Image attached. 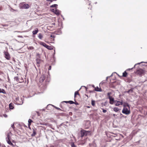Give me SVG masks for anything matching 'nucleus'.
<instances>
[{"mask_svg":"<svg viewBox=\"0 0 147 147\" xmlns=\"http://www.w3.org/2000/svg\"><path fill=\"white\" fill-rule=\"evenodd\" d=\"M46 76H47L46 75L44 74H42L39 80V82L40 83L43 82L44 85L45 86V88L46 87V85L48 83L50 80V78L47 77H46Z\"/></svg>","mask_w":147,"mask_h":147,"instance_id":"f257e3e1","label":"nucleus"},{"mask_svg":"<svg viewBox=\"0 0 147 147\" xmlns=\"http://www.w3.org/2000/svg\"><path fill=\"white\" fill-rule=\"evenodd\" d=\"M80 133L81 134L80 136L81 137H83L84 136L90 135L91 134L90 131H87L83 129L80 131Z\"/></svg>","mask_w":147,"mask_h":147,"instance_id":"f03ea898","label":"nucleus"},{"mask_svg":"<svg viewBox=\"0 0 147 147\" xmlns=\"http://www.w3.org/2000/svg\"><path fill=\"white\" fill-rule=\"evenodd\" d=\"M40 44L44 47H45L48 49L50 50H52L53 49V47L49 46L47 45L46 43H45L43 42H41L40 43Z\"/></svg>","mask_w":147,"mask_h":147,"instance_id":"7ed1b4c3","label":"nucleus"},{"mask_svg":"<svg viewBox=\"0 0 147 147\" xmlns=\"http://www.w3.org/2000/svg\"><path fill=\"white\" fill-rule=\"evenodd\" d=\"M122 113L127 115L129 114L130 113L129 109H128L126 107H124L122 110Z\"/></svg>","mask_w":147,"mask_h":147,"instance_id":"20e7f679","label":"nucleus"},{"mask_svg":"<svg viewBox=\"0 0 147 147\" xmlns=\"http://www.w3.org/2000/svg\"><path fill=\"white\" fill-rule=\"evenodd\" d=\"M3 53L5 55V57L7 60L10 59V57L9 53L6 51H4Z\"/></svg>","mask_w":147,"mask_h":147,"instance_id":"39448f33","label":"nucleus"},{"mask_svg":"<svg viewBox=\"0 0 147 147\" xmlns=\"http://www.w3.org/2000/svg\"><path fill=\"white\" fill-rule=\"evenodd\" d=\"M136 73L140 75H142L144 73V71L142 69H140L137 70Z\"/></svg>","mask_w":147,"mask_h":147,"instance_id":"423d86ee","label":"nucleus"},{"mask_svg":"<svg viewBox=\"0 0 147 147\" xmlns=\"http://www.w3.org/2000/svg\"><path fill=\"white\" fill-rule=\"evenodd\" d=\"M109 100H110L109 103H110V104H112V105L113 104L114 101V98L112 97H110L109 98Z\"/></svg>","mask_w":147,"mask_h":147,"instance_id":"0eeeda50","label":"nucleus"},{"mask_svg":"<svg viewBox=\"0 0 147 147\" xmlns=\"http://www.w3.org/2000/svg\"><path fill=\"white\" fill-rule=\"evenodd\" d=\"M123 103L122 102V101H117V102L115 103V105L116 106H119V105H123Z\"/></svg>","mask_w":147,"mask_h":147,"instance_id":"6e6552de","label":"nucleus"},{"mask_svg":"<svg viewBox=\"0 0 147 147\" xmlns=\"http://www.w3.org/2000/svg\"><path fill=\"white\" fill-rule=\"evenodd\" d=\"M23 7L24 9H27L29 8V6L28 4H25L23 5Z\"/></svg>","mask_w":147,"mask_h":147,"instance_id":"1a4fd4ad","label":"nucleus"},{"mask_svg":"<svg viewBox=\"0 0 147 147\" xmlns=\"http://www.w3.org/2000/svg\"><path fill=\"white\" fill-rule=\"evenodd\" d=\"M36 129H33V131L32 133L31 134V136L32 137H34L35 136L36 134Z\"/></svg>","mask_w":147,"mask_h":147,"instance_id":"9d476101","label":"nucleus"},{"mask_svg":"<svg viewBox=\"0 0 147 147\" xmlns=\"http://www.w3.org/2000/svg\"><path fill=\"white\" fill-rule=\"evenodd\" d=\"M123 106L124 107H128L129 109H130V107L129 105L128 104V103L126 102H124L123 105Z\"/></svg>","mask_w":147,"mask_h":147,"instance_id":"9b49d317","label":"nucleus"},{"mask_svg":"<svg viewBox=\"0 0 147 147\" xmlns=\"http://www.w3.org/2000/svg\"><path fill=\"white\" fill-rule=\"evenodd\" d=\"M54 13L57 15H59L60 14L59 10L57 9L56 8H55V11Z\"/></svg>","mask_w":147,"mask_h":147,"instance_id":"f8f14e48","label":"nucleus"},{"mask_svg":"<svg viewBox=\"0 0 147 147\" xmlns=\"http://www.w3.org/2000/svg\"><path fill=\"white\" fill-rule=\"evenodd\" d=\"M50 106H53L55 109H57V110H61V109L59 108H58V107H56L55 106H53V105H47V109Z\"/></svg>","mask_w":147,"mask_h":147,"instance_id":"ddd939ff","label":"nucleus"},{"mask_svg":"<svg viewBox=\"0 0 147 147\" xmlns=\"http://www.w3.org/2000/svg\"><path fill=\"white\" fill-rule=\"evenodd\" d=\"M38 37L39 39L42 40L43 37V36L41 33H40L38 34Z\"/></svg>","mask_w":147,"mask_h":147,"instance_id":"4468645a","label":"nucleus"},{"mask_svg":"<svg viewBox=\"0 0 147 147\" xmlns=\"http://www.w3.org/2000/svg\"><path fill=\"white\" fill-rule=\"evenodd\" d=\"M94 90L98 92H101L102 90L100 88H99L98 87L95 88Z\"/></svg>","mask_w":147,"mask_h":147,"instance_id":"2eb2a0df","label":"nucleus"},{"mask_svg":"<svg viewBox=\"0 0 147 147\" xmlns=\"http://www.w3.org/2000/svg\"><path fill=\"white\" fill-rule=\"evenodd\" d=\"M0 93H3L4 94H6V92L3 89L0 88Z\"/></svg>","mask_w":147,"mask_h":147,"instance_id":"dca6fc26","label":"nucleus"},{"mask_svg":"<svg viewBox=\"0 0 147 147\" xmlns=\"http://www.w3.org/2000/svg\"><path fill=\"white\" fill-rule=\"evenodd\" d=\"M63 126L64 127L66 128L67 127V126L64 124V123H61L59 125V127H61V126Z\"/></svg>","mask_w":147,"mask_h":147,"instance_id":"f3484780","label":"nucleus"},{"mask_svg":"<svg viewBox=\"0 0 147 147\" xmlns=\"http://www.w3.org/2000/svg\"><path fill=\"white\" fill-rule=\"evenodd\" d=\"M77 95H79V96L80 95V94L78 93V91H76L75 92L74 96V97L75 98H76V96Z\"/></svg>","mask_w":147,"mask_h":147,"instance_id":"a211bd4d","label":"nucleus"},{"mask_svg":"<svg viewBox=\"0 0 147 147\" xmlns=\"http://www.w3.org/2000/svg\"><path fill=\"white\" fill-rule=\"evenodd\" d=\"M71 147H77V146L74 144L73 142H72L70 143Z\"/></svg>","mask_w":147,"mask_h":147,"instance_id":"6ab92c4d","label":"nucleus"},{"mask_svg":"<svg viewBox=\"0 0 147 147\" xmlns=\"http://www.w3.org/2000/svg\"><path fill=\"white\" fill-rule=\"evenodd\" d=\"M133 92V90L132 89L129 90L128 91L125 92V93H129L130 92L132 93Z\"/></svg>","mask_w":147,"mask_h":147,"instance_id":"aec40b11","label":"nucleus"},{"mask_svg":"<svg viewBox=\"0 0 147 147\" xmlns=\"http://www.w3.org/2000/svg\"><path fill=\"white\" fill-rule=\"evenodd\" d=\"M140 63H137V64H136L134 65V67H132V68H129V69H127V71H129V70H131L132 69H133V68H134V67H135V66H136L137 65L139 64H140Z\"/></svg>","mask_w":147,"mask_h":147,"instance_id":"412c9836","label":"nucleus"},{"mask_svg":"<svg viewBox=\"0 0 147 147\" xmlns=\"http://www.w3.org/2000/svg\"><path fill=\"white\" fill-rule=\"evenodd\" d=\"M14 79L15 80H16V81L18 82H20L19 81V80L17 76L15 77L14 78Z\"/></svg>","mask_w":147,"mask_h":147,"instance_id":"4be33fe9","label":"nucleus"},{"mask_svg":"<svg viewBox=\"0 0 147 147\" xmlns=\"http://www.w3.org/2000/svg\"><path fill=\"white\" fill-rule=\"evenodd\" d=\"M38 29L33 31L32 32L33 34L34 35L36 34L38 32Z\"/></svg>","mask_w":147,"mask_h":147,"instance_id":"5701e85b","label":"nucleus"},{"mask_svg":"<svg viewBox=\"0 0 147 147\" xmlns=\"http://www.w3.org/2000/svg\"><path fill=\"white\" fill-rule=\"evenodd\" d=\"M127 75V73L125 71L123 74V76L124 77H126Z\"/></svg>","mask_w":147,"mask_h":147,"instance_id":"b1692460","label":"nucleus"},{"mask_svg":"<svg viewBox=\"0 0 147 147\" xmlns=\"http://www.w3.org/2000/svg\"><path fill=\"white\" fill-rule=\"evenodd\" d=\"M119 110V109L117 107H115L113 109V110L115 112H117Z\"/></svg>","mask_w":147,"mask_h":147,"instance_id":"393cba45","label":"nucleus"},{"mask_svg":"<svg viewBox=\"0 0 147 147\" xmlns=\"http://www.w3.org/2000/svg\"><path fill=\"white\" fill-rule=\"evenodd\" d=\"M9 108L10 109H13V107L12 105V104L11 103H10V104H9Z\"/></svg>","mask_w":147,"mask_h":147,"instance_id":"a878e982","label":"nucleus"},{"mask_svg":"<svg viewBox=\"0 0 147 147\" xmlns=\"http://www.w3.org/2000/svg\"><path fill=\"white\" fill-rule=\"evenodd\" d=\"M112 94V93L111 92H108L107 94V96H108V98H109V97H111V95Z\"/></svg>","mask_w":147,"mask_h":147,"instance_id":"bb28decb","label":"nucleus"},{"mask_svg":"<svg viewBox=\"0 0 147 147\" xmlns=\"http://www.w3.org/2000/svg\"><path fill=\"white\" fill-rule=\"evenodd\" d=\"M57 4H53V5H52L50 6L51 7H55L56 8V7H57Z\"/></svg>","mask_w":147,"mask_h":147,"instance_id":"cd10ccee","label":"nucleus"},{"mask_svg":"<svg viewBox=\"0 0 147 147\" xmlns=\"http://www.w3.org/2000/svg\"><path fill=\"white\" fill-rule=\"evenodd\" d=\"M107 103V101H106L104 102H103L102 103V105L103 106H106Z\"/></svg>","mask_w":147,"mask_h":147,"instance_id":"c85d7f7f","label":"nucleus"},{"mask_svg":"<svg viewBox=\"0 0 147 147\" xmlns=\"http://www.w3.org/2000/svg\"><path fill=\"white\" fill-rule=\"evenodd\" d=\"M32 121L30 119H29L28 120V125H30L31 124V123L32 122Z\"/></svg>","mask_w":147,"mask_h":147,"instance_id":"c756f323","label":"nucleus"},{"mask_svg":"<svg viewBox=\"0 0 147 147\" xmlns=\"http://www.w3.org/2000/svg\"><path fill=\"white\" fill-rule=\"evenodd\" d=\"M95 101L94 100H92L91 101V104L93 106L95 105Z\"/></svg>","mask_w":147,"mask_h":147,"instance_id":"7c9ffc66","label":"nucleus"},{"mask_svg":"<svg viewBox=\"0 0 147 147\" xmlns=\"http://www.w3.org/2000/svg\"><path fill=\"white\" fill-rule=\"evenodd\" d=\"M36 61L37 63L39 64L40 63V60L39 59H36Z\"/></svg>","mask_w":147,"mask_h":147,"instance_id":"2f4dec72","label":"nucleus"},{"mask_svg":"<svg viewBox=\"0 0 147 147\" xmlns=\"http://www.w3.org/2000/svg\"><path fill=\"white\" fill-rule=\"evenodd\" d=\"M6 141L7 142V143L9 144L11 142L10 141V139H6Z\"/></svg>","mask_w":147,"mask_h":147,"instance_id":"473e14b6","label":"nucleus"},{"mask_svg":"<svg viewBox=\"0 0 147 147\" xmlns=\"http://www.w3.org/2000/svg\"><path fill=\"white\" fill-rule=\"evenodd\" d=\"M68 103L70 104H72L74 103V102L71 100H69L68 101Z\"/></svg>","mask_w":147,"mask_h":147,"instance_id":"72a5a7b5","label":"nucleus"},{"mask_svg":"<svg viewBox=\"0 0 147 147\" xmlns=\"http://www.w3.org/2000/svg\"><path fill=\"white\" fill-rule=\"evenodd\" d=\"M7 137L6 138V139H8H8H10V136L9 133H8L7 134Z\"/></svg>","mask_w":147,"mask_h":147,"instance_id":"f704fd0d","label":"nucleus"},{"mask_svg":"<svg viewBox=\"0 0 147 147\" xmlns=\"http://www.w3.org/2000/svg\"><path fill=\"white\" fill-rule=\"evenodd\" d=\"M34 49V48L33 47H29L28 48V49H29V50H32V49Z\"/></svg>","mask_w":147,"mask_h":147,"instance_id":"c9c22d12","label":"nucleus"},{"mask_svg":"<svg viewBox=\"0 0 147 147\" xmlns=\"http://www.w3.org/2000/svg\"><path fill=\"white\" fill-rule=\"evenodd\" d=\"M11 127H12L13 130L14 129V128H15V127L14 126V124H12L11 126Z\"/></svg>","mask_w":147,"mask_h":147,"instance_id":"e433bc0d","label":"nucleus"},{"mask_svg":"<svg viewBox=\"0 0 147 147\" xmlns=\"http://www.w3.org/2000/svg\"><path fill=\"white\" fill-rule=\"evenodd\" d=\"M102 109V112L104 113H105L107 111L106 110H105L103 109Z\"/></svg>","mask_w":147,"mask_h":147,"instance_id":"4c0bfd02","label":"nucleus"},{"mask_svg":"<svg viewBox=\"0 0 147 147\" xmlns=\"http://www.w3.org/2000/svg\"><path fill=\"white\" fill-rule=\"evenodd\" d=\"M51 37L54 38L55 37V36L54 34H51L50 36Z\"/></svg>","mask_w":147,"mask_h":147,"instance_id":"58836bf2","label":"nucleus"},{"mask_svg":"<svg viewBox=\"0 0 147 147\" xmlns=\"http://www.w3.org/2000/svg\"><path fill=\"white\" fill-rule=\"evenodd\" d=\"M9 144L10 145L12 146H14L11 142Z\"/></svg>","mask_w":147,"mask_h":147,"instance_id":"ea45409f","label":"nucleus"},{"mask_svg":"<svg viewBox=\"0 0 147 147\" xmlns=\"http://www.w3.org/2000/svg\"><path fill=\"white\" fill-rule=\"evenodd\" d=\"M62 102V103L65 102L66 103H68V101H63Z\"/></svg>","mask_w":147,"mask_h":147,"instance_id":"a19ab883","label":"nucleus"},{"mask_svg":"<svg viewBox=\"0 0 147 147\" xmlns=\"http://www.w3.org/2000/svg\"><path fill=\"white\" fill-rule=\"evenodd\" d=\"M74 104H75L76 105H79L78 103L76 102H74Z\"/></svg>","mask_w":147,"mask_h":147,"instance_id":"79ce46f5","label":"nucleus"},{"mask_svg":"<svg viewBox=\"0 0 147 147\" xmlns=\"http://www.w3.org/2000/svg\"><path fill=\"white\" fill-rule=\"evenodd\" d=\"M55 11V9H51V11L54 12Z\"/></svg>","mask_w":147,"mask_h":147,"instance_id":"37998d69","label":"nucleus"},{"mask_svg":"<svg viewBox=\"0 0 147 147\" xmlns=\"http://www.w3.org/2000/svg\"><path fill=\"white\" fill-rule=\"evenodd\" d=\"M120 115H121V117H125L121 113H120Z\"/></svg>","mask_w":147,"mask_h":147,"instance_id":"c03bdc74","label":"nucleus"},{"mask_svg":"<svg viewBox=\"0 0 147 147\" xmlns=\"http://www.w3.org/2000/svg\"><path fill=\"white\" fill-rule=\"evenodd\" d=\"M113 115L114 117H115L116 116H117V115L115 114H113Z\"/></svg>","mask_w":147,"mask_h":147,"instance_id":"a18cd8bd","label":"nucleus"},{"mask_svg":"<svg viewBox=\"0 0 147 147\" xmlns=\"http://www.w3.org/2000/svg\"><path fill=\"white\" fill-rule=\"evenodd\" d=\"M36 113H37V114L39 116L40 115V113L38 112L37 111Z\"/></svg>","mask_w":147,"mask_h":147,"instance_id":"49530a36","label":"nucleus"},{"mask_svg":"<svg viewBox=\"0 0 147 147\" xmlns=\"http://www.w3.org/2000/svg\"><path fill=\"white\" fill-rule=\"evenodd\" d=\"M51 66H49V70H51Z\"/></svg>","mask_w":147,"mask_h":147,"instance_id":"de8ad7c7","label":"nucleus"},{"mask_svg":"<svg viewBox=\"0 0 147 147\" xmlns=\"http://www.w3.org/2000/svg\"><path fill=\"white\" fill-rule=\"evenodd\" d=\"M4 116V117H7V115L6 114H5Z\"/></svg>","mask_w":147,"mask_h":147,"instance_id":"09e8293b","label":"nucleus"},{"mask_svg":"<svg viewBox=\"0 0 147 147\" xmlns=\"http://www.w3.org/2000/svg\"><path fill=\"white\" fill-rule=\"evenodd\" d=\"M117 100H114V103H115V102H116L117 103Z\"/></svg>","mask_w":147,"mask_h":147,"instance_id":"8fccbe9b","label":"nucleus"},{"mask_svg":"<svg viewBox=\"0 0 147 147\" xmlns=\"http://www.w3.org/2000/svg\"><path fill=\"white\" fill-rule=\"evenodd\" d=\"M109 77H107V78H106V80H107V79H108V78H109Z\"/></svg>","mask_w":147,"mask_h":147,"instance_id":"3c124183","label":"nucleus"},{"mask_svg":"<svg viewBox=\"0 0 147 147\" xmlns=\"http://www.w3.org/2000/svg\"><path fill=\"white\" fill-rule=\"evenodd\" d=\"M16 100H17L19 99V98H16Z\"/></svg>","mask_w":147,"mask_h":147,"instance_id":"603ef678","label":"nucleus"},{"mask_svg":"<svg viewBox=\"0 0 147 147\" xmlns=\"http://www.w3.org/2000/svg\"><path fill=\"white\" fill-rule=\"evenodd\" d=\"M23 103V101H22V103L21 104H19V105H22Z\"/></svg>","mask_w":147,"mask_h":147,"instance_id":"864d4df0","label":"nucleus"},{"mask_svg":"<svg viewBox=\"0 0 147 147\" xmlns=\"http://www.w3.org/2000/svg\"><path fill=\"white\" fill-rule=\"evenodd\" d=\"M3 147H6L5 146V145H3L2 146Z\"/></svg>","mask_w":147,"mask_h":147,"instance_id":"5fc2aeb1","label":"nucleus"},{"mask_svg":"<svg viewBox=\"0 0 147 147\" xmlns=\"http://www.w3.org/2000/svg\"><path fill=\"white\" fill-rule=\"evenodd\" d=\"M87 107L88 108H90V107H89V106H87Z\"/></svg>","mask_w":147,"mask_h":147,"instance_id":"6e6d98bb","label":"nucleus"},{"mask_svg":"<svg viewBox=\"0 0 147 147\" xmlns=\"http://www.w3.org/2000/svg\"><path fill=\"white\" fill-rule=\"evenodd\" d=\"M86 95V96H87V97H88V96L87 95Z\"/></svg>","mask_w":147,"mask_h":147,"instance_id":"4d7b16f0","label":"nucleus"},{"mask_svg":"<svg viewBox=\"0 0 147 147\" xmlns=\"http://www.w3.org/2000/svg\"><path fill=\"white\" fill-rule=\"evenodd\" d=\"M113 76V74H112V75H111L110 76V77H111V76Z\"/></svg>","mask_w":147,"mask_h":147,"instance_id":"13d9d810","label":"nucleus"},{"mask_svg":"<svg viewBox=\"0 0 147 147\" xmlns=\"http://www.w3.org/2000/svg\"><path fill=\"white\" fill-rule=\"evenodd\" d=\"M53 24H54V25H55V23H53Z\"/></svg>","mask_w":147,"mask_h":147,"instance_id":"bf43d9fd","label":"nucleus"},{"mask_svg":"<svg viewBox=\"0 0 147 147\" xmlns=\"http://www.w3.org/2000/svg\"><path fill=\"white\" fill-rule=\"evenodd\" d=\"M146 114H147V112L146 113Z\"/></svg>","mask_w":147,"mask_h":147,"instance_id":"052dcab7","label":"nucleus"},{"mask_svg":"<svg viewBox=\"0 0 147 147\" xmlns=\"http://www.w3.org/2000/svg\"><path fill=\"white\" fill-rule=\"evenodd\" d=\"M92 86L93 87H94V85H93Z\"/></svg>","mask_w":147,"mask_h":147,"instance_id":"680f3d73","label":"nucleus"}]
</instances>
